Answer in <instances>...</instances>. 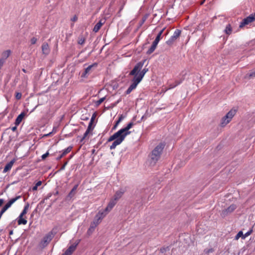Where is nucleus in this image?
<instances>
[{
  "label": "nucleus",
  "instance_id": "1",
  "mask_svg": "<svg viewBox=\"0 0 255 255\" xmlns=\"http://www.w3.org/2000/svg\"><path fill=\"white\" fill-rule=\"evenodd\" d=\"M144 62V61L137 63L133 69L130 71L129 75H134V77L132 80V83L126 91V94H129L131 91L136 88L138 84L141 81L145 74L148 71V69L145 68L140 71L138 74L137 73L140 71L143 67Z\"/></svg>",
  "mask_w": 255,
  "mask_h": 255
},
{
  "label": "nucleus",
  "instance_id": "2",
  "mask_svg": "<svg viewBox=\"0 0 255 255\" xmlns=\"http://www.w3.org/2000/svg\"><path fill=\"white\" fill-rule=\"evenodd\" d=\"M237 110V108H233L222 118L220 124L222 127H224L231 121L236 114Z\"/></svg>",
  "mask_w": 255,
  "mask_h": 255
},
{
  "label": "nucleus",
  "instance_id": "3",
  "mask_svg": "<svg viewBox=\"0 0 255 255\" xmlns=\"http://www.w3.org/2000/svg\"><path fill=\"white\" fill-rule=\"evenodd\" d=\"M159 159V145H157L152 151L149 156V164L154 166Z\"/></svg>",
  "mask_w": 255,
  "mask_h": 255
},
{
  "label": "nucleus",
  "instance_id": "4",
  "mask_svg": "<svg viewBox=\"0 0 255 255\" xmlns=\"http://www.w3.org/2000/svg\"><path fill=\"white\" fill-rule=\"evenodd\" d=\"M56 234V231L53 229L48 234H47L43 238L40 242L41 245L45 247L50 242Z\"/></svg>",
  "mask_w": 255,
  "mask_h": 255
},
{
  "label": "nucleus",
  "instance_id": "5",
  "mask_svg": "<svg viewBox=\"0 0 255 255\" xmlns=\"http://www.w3.org/2000/svg\"><path fill=\"white\" fill-rule=\"evenodd\" d=\"M255 21V13L252 14L249 16L244 18L240 24V27L242 28L253 21Z\"/></svg>",
  "mask_w": 255,
  "mask_h": 255
},
{
  "label": "nucleus",
  "instance_id": "6",
  "mask_svg": "<svg viewBox=\"0 0 255 255\" xmlns=\"http://www.w3.org/2000/svg\"><path fill=\"white\" fill-rule=\"evenodd\" d=\"M97 63H95L91 65H89L84 70V72L82 74L81 77H86L87 75L91 74L94 68H95L97 67Z\"/></svg>",
  "mask_w": 255,
  "mask_h": 255
},
{
  "label": "nucleus",
  "instance_id": "7",
  "mask_svg": "<svg viewBox=\"0 0 255 255\" xmlns=\"http://www.w3.org/2000/svg\"><path fill=\"white\" fill-rule=\"evenodd\" d=\"M133 125V122H131L129 123L125 128L119 130L123 134V136L126 137L127 135L130 133L131 132L129 131V129L132 127Z\"/></svg>",
  "mask_w": 255,
  "mask_h": 255
},
{
  "label": "nucleus",
  "instance_id": "8",
  "mask_svg": "<svg viewBox=\"0 0 255 255\" xmlns=\"http://www.w3.org/2000/svg\"><path fill=\"white\" fill-rule=\"evenodd\" d=\"M80 241H77L76 243L71 245L67 250L62 255H71L76 250L77 246L79 244Z\"/></svg>",
  "mask_w": 255,
  "mask_h": 255
},
{
  "label": "nucleus",
  "instance_id": "9",
  "mask_svg": "<svg viewBox=\"0 0 255 255\" xmlns=\"http://www.w3.org/2000/svg\"><path fill=\"white\" fill-rule=\"evenodd\" d=\"M159 41V33L157 35L155 39L153 42L151 47L147 51V54H150L152 53L155 49L158 42Z\"/></svg>",
  "mask_w": 255,
  "mask_h": 255
},
{
  "label": "nucleus",
  "instance_id": "10",
  "mask_svg": "<svg viewBox=\"0 0 255 255\" xmlns=\"http://www.w3.org/2000/svg\"><path fill=\"white\" fill-rule=\"evenodd\" d=\"M109 212H106L105 209L103 211H100L95 217V219L97 220L96 224H99L101 220L103 219Z\"/></svg>",
  "mask_w": 255,
  "mask_h": 255
},
{
  "label": "nucleus",
  "instance_id": "11",
  "mask_svg": "<svg viewBox=\"0 0 255 255\" xmlns=\"http://www.w3.org/2000/svg\"><path fill=\"white\" fill-rule=\"evenodd\" d=\"M236 208H237V206L236 205L232 204L229 207H228L227 209L223 210L222 212L221 215L222 216L225 217V216H227L229 213H231L232 212H233Z\"/></svg>",
  "mask_w": 255,
  "mask_h": 255
},
{
  "label": "nucleus",
  "instance_id": "12",
  "mask_svg": "<svg viewBox=\"0 0 255 255\" xmlns=\"http://www.w3.org/2000/svg\"><path fill=\"white\" fill-rule=\"evenodd\" d=\"M125 137L124 136H121L120 138H118L112 143V145L110 146V149H115L116 146L118 145H120L125 139Z\"/></svg>",
  "mask_w": 255,
  "mask_h": 255
},
{
  "label": "nucleus",
  "instance_id": "13",
  "mask_svg": "<svg viewBox=\"0 0 255 255\" xmlns=\"http://www.w3.org/2000/svg\"><path fill=\"white\" fill-rule=\"evenodd\" d=\"M123 136V134L121 133L120 130H118L117 132H115L112 136H111L108 140V141H112L113 140H115L118 138H120L121 136Z\"/></svg>",
  "mask_w": 255,
  "mask_h": 255
},
{
  "label": "nucleus",
  "instance_id": "14",
  "mask_svg": "<svg viewBox=\"0 0 255 255\" xmlns=\"http://www.w3.org/2000/svg\"><path fill=\"white\" fill-rule=\"evenodd\" d=\"M15 161H16L15 159L14 158L12 160H11L10 162L7 163L5 165V166L3 169V172L6 173V172H7L8 171L10 170V169L11 168L12 165H13V164L15 162Z\"/></svg>",
  "mask_w": 255,
  "mask_h": 255
},
{
  "label": "nucleus",
  "instance_id": "15",
  "mask_svg": "<svg viewBox=\"0 0 255 255\" xmlns=\"http://www.w3.org/2000/svg\"><path fill=\"white\" fill-rule=\"evenodd\" d=\"M124 193L125 190L123 189H120L116 192L113 199L117 202V201L122 197Z\"/></svg>",
  "mask_w": 255,
  "mask_h": 255
},
{
  "label": "nucleus",
  "instance_id": "16",
  "mask_svg": "<svg viewBox=\"0 0 255 255\" xmlns=\"http://www.w3.org/2000/svg\"><path fill=\"white\" fill-rule=\"evenodd\" d=\"M116 203L117 201L114 199H112L109 203L107 207L105 208V211L106 212H110L113 208Z\"/></svg>",
  "mask_w": 255,
  "mask_h": 255
},
{
  "label": "nucleus",
  "instance_id": "17",
  "mask_svg": "<svg viewBox=\"0 0 255 255\" xmlns=\"http://www.w3.org/2000/svg\"><path fill=\"white\" fill-rule=\"evenodd\" d=\"M105 20L101 19L94 26L93 28V31L95 32H97L99 29L101 28V26L105 23Z\"/></svg>",
  "mask_w": 255,
  "mask_h": 255
},
{
  "label": "nucleus",
  "instance_id": "18",
  "mask_svg": "<svg viewBox=\"0 0 255 255\" xmlns=\"http://www.w3.org/2000/svg\"><path fill=\"white\" fill-rule=\"evenodd\" d=\"M183 79H184L183 78H180L178 80H175L174 82V83H170L169 84V87L168 89H172V88H173L176 87L177 86H178V85H179L180 84H181L183 82Z\"/></svg>",
  "mask_w": 255,
  "mask_h": 255
},
{
  "label": "nucleus",
  "instance_id": "19",
  "mask_svg": "<svg viewBox=\"0 0 255 255\" xmlns=\"http://www.w3.org/2000/svg\"><path fill=\"white\" fill-rule=\"evenodd\" d=\"M42 51L43 54L47 55L49 53L50 50L48 44L47 43H44L42 45Z\"/></svg>",
  "mask_w": 255,
  "mask_h": 255
},
{
  "label": "nucleus",
  "instance_id": "20",
  "mask_svg": "<svg viewBox=\"0 0 255 255\" xmlns=\"http://www.w3.org/2000/svg\"><path fill=\"white\" fill-rule=\"evenodd\" d=\"M23 215L20 214L17 218V221L18 225H26L27 224V220L23 218Z\"/></svg>",
  "mask_w": 255,
  "mask_h": 255
},
{
  "label": "nucleus",
  "instance_id": "21",
  "mask_svg": "<svg viewBox=\"0 0 255 255\" xmlns=\"http://www.w3.org/2000/svg\"><path fill=\"white\" fill-rule=\"evenodd\" d=\"M25 116L24 113L22 112L18 116L15 121V125L18 126Z\"/></svg>",
  "mask_w": 255,
  "mask_h": 255
},
{
  "label": "nucleus",
  "instance_id": "22",
  "mask_svg": "<svg viewBox=\"0 0 255 255\" xmlns=\"http://www.w3.org/2000/svg\"><path fill=\"white\" fill-rule=\"evenodd\" d=\"M76 192L77 191L76 190L72 189L68 195L66 196V200L69 201L72 199L76 195Z\"/></svg>",
  "mask_w": 255,
  "mask_h": 255
},
{
  "label": "nucleus",
  "instance_id": "23",
  "mask_svg": "<svg viewBox=\"0 0 255 255\" xmlns=\"http://www.w3.org/2000/svg\"><path fill=\"white\" fill-rule=\"evenodd\" d=\"M10 53H11V51L10 50H7L6 51H3L2 53L1 59L5 61V60L7 59V58H8L9 57Z\"/></svg>",
  "mask_w": 255,
  "mask_h": 255
},
{
  "label": "nucleus",
  "instance_id": "24",
  "mask_svg": "<svg viewBox=\"0 0 255 255\" xmlns=\"http://www.w3.org/2000/svg\"><path fill=\"white\" fill-rule=\"evenodd\" d=\"M126 116H124L123 114L120 115L118 120L116 122L115 125L113 127V129H115L120 123L126 118Z\"/></svg>",
  "mask_w": 255,
  "mask_h": 255
},
{
  "label": "nucleus",
  "instance_id": "25",
  "mask_svg": "<svg viewBox=\"0 0 255 255\" xmlns=\"http://www.w3.org/2000/svg\"><path fill=\"white\" fill-rule=\"evenodd\" d=\"M232 29L231 27V25L230 24H228V25H227V26L226 27V29H225V32L227 34L230 35L232 33Z\"/></svg>",
  "mask_w": 255,
  "mask_h": 255
},
{
  "label": "nucleus",
  "instance_id": "26",
  "mask_svg": "<svg viewBox=\"0 0 255 255\" xmlns=\"http://www.w3.org/2000/svg\"><path fill=\"white\" fill-rule=\"evenodd\" d=\"M181 34V30L179 29H176L174 32V33L172 35V38H175L177 39Z\"/></svg>",
  "mask_w": 255,
  "mask_h": 255
},
{
  "label": "nucleus",
  "instance_id": "27",
  "mask_svg": "<svg viewBox=\"0 0 255 255\" xmlns=\"http://www.w3.org/2000/svg\"><path fill=\"white\" fill-rule=\"evenodd\" d=\"M29 207V204L28 203H27L24 207V208H23V210H22V212L20 213L21 215H25L26 213H27V210L28 209Z\"/></svg>",
  "mask_w": 255,
  "mask_h": 255
},
{
  "label": "nucleus",
  "instance_id": "28",
  "mask_svg": "<svg viewBox=\"0 0 255 255\" xmlns=\"http://www.w3.org/2000/svg\"><path fill=\"white\" fill-rule=\"evenodd\" d=\"M97 220L96 219H94V220L93 221V222L91 224L90 227L89 228L88 230V232H89L91 230H94L95 228V227L99 224H96L97 222Z\"/></svg>",
  "mask_w": 255,
  "mask_h": 255
},
{
  "label": "nucleus",
  "instance_id": "29",
  "mask_svg": "<svg viewBox=\"0 0 255 255\" xmlns=\"http://www.w3.org/2000/svg\"><path fill=\"white\" fill-rule=\"evenodd\" d=\"M72 148V146H68L67 148L65 149L63 151V152L62 153V156H65V155H66L67 153H68L69 152H70Z\"/></svg>",
  "mask_w": 255,
  "mask_h": 255
},
{
  "label": "nucleus",
  "instance_id": "30",
  "mask_svg": "<svg viewBox=\"0 0 255 255\" xmlns=\"http://www.w3.org/2000/svg\"><path fill=\"white\" fill-rule=\"evenodd\" d=\"M243 236L244 234L242 231H240L238 232V233L236 235V236L235 237V239L236 240H238L239 239L240 237H242V238L243 239Z\"/></svg>",
  "mask_w": 255,
  "mask_h": 255
},
{
  "label": "nucleus",
  "instance_id": "31",
  "mask_svg": "<svg viewBox=\"0 0 255 255\" xmlns=\"http://www.w3.org/2000/svg\"><path fill=\"white\" fill-rule=\"evenodd\" d=\"M106 99L105 97H104L99 100L95 102V105L96 106L98 107Z\"/></svg>",
  "mask_w": 255,
  "mask_h": 255
},
{
  "label": "nucleus",
  "instance_id": "32",
  "mask_svg": "<svg viewBox=\"0 0 255 255\" xmlns=\"http://www.w3.org/2000/svg\"><path fill=\"white\" fill-rule=\"evenodd\" d=\"M21 196H16L14 198H13L12 199H11L10 200H9V202H11V203L12 204H13L15 202H16L17 200H18L19 199L21 198Z\"/></svg>",
  "mask_w": 255,
  "mask_h": 255
},
{
  "label": "nucleus",
  "instance_id": "33",
  "mask_svg": "<svg viewBox=\"0 0 255 255\" xmlns=\"http://www.w3.org/2000/svg\"><path fill=\"white\" fill-rule=\"evenodd\" d=\"M90 132V131L86 129L85 132L84 133V134L83 135V136L82 137V138L81 139V142L83 141V140L87 137V136H88V135L89 134Z\"/></svg>",
  "mask_w": 255,
  "mask_h": 255
},
{
  "label": "nucleus",
  "instance_id": "34",
  "mask_svg": "<svg viewBox=\"0 0 255 255\" xmlns=\"http://www.w3.org/2000/svg\"><path fill=\"white\" fill-rule=\"evenodd\" d=\"M169 251V247H164L160 249V253H166V252Z\"/></svg>",
  "mask_w": 255,
  "mask_h": 255
},
{
  "label": "nucleus",
  "instance_id": "35",
  "mask_svg": "<svg viewBox=\"0 0 255 255\" xmlns=\"http://www.w3.org/2000/svg\"><path fill=\"white\" fill-rule=\"evenodd\" d=\"M85 41V39L83 37H79V39H78V43L79 44L82 45L84 43Z\"/></svg>",
  "mask_w": 255,
  "mask_h": 255
},
{
  "label": "nucleus",
  "instance_id": "36",
  "mask_svg": "<svg viewBox=\"0 0 255 255\" xmlns=\"http://www.w3.org/2000/svg\"><path fill=\"white\" fill-rule=\"evenodd\" d=\"M214 250L212 248L206 249L204 250V252L206 254H209L213 252Z\"/></svg>",
  "mask_w": 255,
  "mask_h": 255
},
{
  "label": "nucleus",
  "instance_id": "37",
  "mask_svg": "<svg viewBox=\"0 0 255 255\" xmlns=\"http://www.w3.org/2000/svg\"><path fill=\"white\" fill-rule=\"evenodd\" d=\"M93 123H92V122H90V123H89V125H88V128H87V130H89L90 131L93 130V129H94V127H92Z\"/></svg>",
  "mask_w": 255,
  "mask_h": 255
},
{
  "label": "nucleus",
  "instance_id": "38",
  "mask_svg": "<svg viewBox=\"0 0 255 255\" xmlns=\"http://www.w3.org/2000/svg\"><path fill=\"white\" fill-rule=\"evenodd\" d=\"M176 40V39L175 38H172V36L167 41V43L169 45L170 44H171L175 40Z\"/></svg>",
  "mask_w": 255,
  "mask_h": 255
},
{
  "label": "nucleus",
  "instance_id": "39",
  "mask_svg": "<svg viewBox=\"0 0 255 255\" xmlns=\"http://www.w3.org/2000/svg\"><path fill=\"white\" fill-rule=\"evenodd\" d=\"M49 155V153L48 151H47L45 153L43 154L41 156V159L42 160H44L46 159V157H47Z\"/></svg>",
  "mask_w": 255,
  "mask_h": 255
},
{
  "label": "nucleus",
  "instance_id": "40",
  "mask_svg": "<svg viewBox=\"0 0 255 255\" xmlns=\"http://www.w3.org/2000/svg\"><path fill=\"white\" fill-rule=\"evenodd\" d=\"M12 204L11 202L8 201L4 206L3 207L7 210L11 206Z\"/></svg>",
  "mask_w": 255,
  "mask_h": 255
},
{
  "label": "nucleus",
  "instance_id": "41",
  "mask_svg": "<svg viewBox=\"0 0 255 255\" xmlns=\"http://www.w3.org/2000/svg\"><path fill=\"white\" fill-rule=\"evenodd\" d=\"M252 230H250V231L247 232L246 233H245V234L244 235L243 239H245L246 237H247L249 235H250L252 233Z\"/></svg>",
  "mask_w": 255,
  "mask_h": 255
},
{
  "label": "nucleus",
  "instance_id": "42",
  "mask_svg": "<svg viewBox=\"0 0 255 255\" xmlns=\"http://www.w3.org/2000/svg\"><path fill=\"white\" fill-rule=\"evenodd\" d=\"M249 77H255V70L251 72L249 74Z\"/></svg>",
  "mask_w": 255,
  "mask_h": 255
},
{
  "label": "nucleus",
  "instance_id": "43",
  "mask_svg": "<svg viewBox=\"0 0 255 255\" xmlns=\"http://www.w3.org/2000/svg\"><path fill=\"white\" fill-rule=\"evenodd\" d=\"M96 113H94L92 116L91 120H90V122H92V123L94 122V121L96 118Z\"/></svg>",
  "mask_w": 255,
  "mask_h": 255
},
{
  "label": "nucleus",
  "instance_id": "44",
  "mask_svg": "<svg viewBox=\"0 0 255 255\" xmlns=\"http://www.w3.org/2000/svg\"><path fill=\"white\" fill-rule=\"evenodd\" d=\"M5 61H4L3 59L0 58V69H1L2 66H3L4 63L5 62Z\"/></svg>",
  "mask_w": 255,
  "mask_h": 255
},
{
  "label": "nucleus",
  "instance_id": "45",
  "mask_svg": "<svg viewBox=\"0 0 255 255\" xmlns=\"http://www.w3.org/2000/svg\"><path fill=\"white\" fill-rule=\"evenodd\" d=\"M37 41V39L35 37H33L31 39V44H35Z\"/></svg>",
  "mask_w": 255,
  "mask_h": 255
},
{
  "label": "nucleus",
  "instance_id": "46",
  "mask_svg": "<svg viewBox=\"0 0 255 255\" xmlns=\"http://www.w3.org/2000/svg\"><path fill=\"white\" fill-rule=\"evenodd\" d=\"M120 101H121V99H120L118 100L115 103L112 104V106L115 107L116 106Z\"/></svg>",
  "mask_w": 255,
  "mask_h": 255
},
{
  "label": "nucleus",
  "instance_id": "47",
  "mask_svg": "<svg viewBox=\"0 0 255 255\" xmlns=\"http://www.w3.org/2000/svg\"><path fill=\"white\" fill-rule=\"evenodd\" d=\"M67 163H68L67 161L65 162L64 163V164L61 167L60 170H64L65 169L66 165L67 164Z\"/></svg>",
  "mask_w": 255,
  "mask_h": 255
},
{
  "label": "nucleus",
  "instance_id": "48",
  "mask_svg": "<svg viewBox=\"0 0 255 255\" xmlns=\"http://www.w3.org/2000/svg\"><path fill=\"white\" fill-rule=\"evenodd\" d=\"M42 184V182L41 181H38L35 185H36L37 187L40 186Z\"/></svg>",
  "mask_w": 255,
  "mask_h": 255
},
{
  "label": "nucleus",
  "instance_id": "49",
  "mask_svg": "<svg viewBox=\"0 0 255 255\" xmlns=\"http://www.w3.org/2000/svg\"><path fill=\"white\" fill-rule=\"evenodd\" d=\"M78 19V17L76 15H75L73 17L71 18V20L73 21H76Z\"/></svg>",
  "mask_w": 255,
  "mask_h": 255
},
{
  "label": "nucleus",
  "instance_id": "50",
  "mask_svg": "<svg viewBox=\"0 0 255 255\" xmlns=\"http://www.w3.org/2000/svg\"><path fill=\"white\" fill-rule=\"evenodd\" d=\"M42 98V97H41V98H38V102L41 105L43 104Z\"/></svg>",
  "mask_w": 255,
  "mask_h": 255
},
{
  "label": "nucleus",
  "instance_id": "51",
  "mask_svg": "<svg viewBox=\"0 0 255 255\" xmlns=\"http://www.w3.org/2000/svg\"><path fill=\"white\" fill-rule=\"evenodd\" d=\"M78 186H79V184H77L75 185L73 187V188H72V189L77 191Z\"/></svg>",
  "mask_w": 255,
  "mask_h": 255
},
{
  "label": "nucleus",
  "instance_id": "52",
  "mask_svg": "<svg viewBox=\"0 0 255 255\" xmlns=\"http://www.w3.org/2000/svg\"><path fill=\"white\" fill-rule=\"evenodd\" d=\"M164 146H165V144L164 143H160V151L164 148Z\"/></svg>",
  "mask_w": 255,
  "mask_h": 255
},
{
  "label": "nucleus",
  "instance_id": "53",
  "mask_svg": "<svg viewBox=\"0 0 255 255\" xmlns=\"http://www.w3.org/2000/svg\"><path fill=\"white\" fill-rule=\"evenodd\" d=\"M17 126H15L14 127H13L11 128V130L13 131H14L16 130L17 129Z\"/></svg>",
  "mask_w": 255,
  "mask_h": 255
},
{
  "label": "nucleus",
  "instance_id": "54",
  "mask_svg": "<svg viewBox=\"0 0 255 255\" xmlns=\"http://www.w3.org/2000/svg\"><path fill=\"white\" fill-rule=\"evenodd\" d=\"M64 156H62V154H60L59 156H58L57 158H56V160H59L60 159H61Z\"/></svg>",
  "mask_w": 255,
  "mask_h": 255
},
{
  "label": "nucleus",
  "instance_id": "55",
  "mask_svg": "<svg viewBox=\"0 0 255 255\" xmlns=\"http://www.w3.org/2000/svg\"><path fill=\"white\" fill-rule=\"evenodd\" d=\"M146 16H145L144 17H143V18H142V21H141V23L140 25H141V24H142V23L145 21V20H146Z\"/></svg>",
  "mask_w": 255,
  "mask_h": 255
},
{
  "label": "nucleus",
  "instance_id": "56",
  "mask_svg": "<svg viewBox=\"0 0 255 255\" xmlns=\"http://www.w3.org/2000/svg\"><path fill=\"white\" fill-rule=\"evenodd\" d=\"M4 200L3 199H0V207L2 205V204L3 203Z\"/></svg>",
  "mask_w": 255,
  "mask_h": 255
},
{
  "label": "nucleus",
  "instance_id": "57",
  "mask_svg": "<svg viewBox=\"0 0 255 255\" xmlns=\"http://www.w3.org/2000/svg\"><path fill=\"white\" fill-rule=\"evenodd\" d=\"M37 187L36 186V185H34L33 187H32V190L33 191H36L37 190Z\"/></svg>",
  "mask_w": 255,
  "mask_h": 255
},
{
  "label": "nucleus",
  "instance_id": "58",
  "mask_svg": "<svg viewBox=\"0 0 255 255\" xmlns=\"http://www.w3.org/2000/svg\"><path fill=\"white\" fill-rule=\"evenodd\" d=\"M51 196H52V194L51 193H49L48 194V195H47V197L46 198H45L44 200L45 199L47 200V199H49Z\"/></svg>",
  "mask_w": 255,
  "mask_h": 255
},
{
  "label": "nucleus",
  "instance_id": "59",
  "mask_svg": "<svg viewBox=\"0 0 255 255\" xmlns=\"http://www.w3.org/2000/svg\"><path fill=\"white\" fill-rule=\"evenodd\" d=\"M15 96H21V93H20L19 92H17V93H16Z\"/></svg>",
  "mask_w": 255,
  "mask_h": 255
},
{
  "label": "nucleus",
  "instance_id": "60",
  "mask_svg": "<svg viewBox=\"0 0 255 255\" xmlns=\"http://www.w3.org/2000/svg\"><path fill=\"white\" fill-rule=\"evenodd\" d=\"M164 29H165V28H162V30H160V35H161V34L163 32V31H164Z\"/></svg>",
  "mask_w": 255,
  "mask_h": 255
},
{
  "label": "nucleus",
  "instance_id": "61",
  "mask_svg": "<svg viewBox=\"0 0 255 255\" xmlns=\"http://www.w3.org/2000/svg\"><path fill=\"white\" fill-rule=\"evenodd\" d=\"M16 97V100H20L21 98V97Z\"/></svg>",
  "mask_w": 255,
  "mask_h": 255
},
{
  "label": "nucleus",
  "instance_id": "62",
  "mask_svg": "<svg viewBox=\"0 0 255 255\" xmlns=\"http://www.w3.org/2000/svg\"><path fill=\"white\" fill-rule=\"evenodd\" d=\"M205 1V0H202V1L201 2L200 4H201V5L203 4L204 3Z\"/></svg>",
  "mask_w": 255,
  "mask_h": 255
},
{
  "label": "nucleus",
  "instance_id": "63",
  "mask_svg": "<svg viewBox=\"0 0 255 255\" xmlns=\"http://www.w3.org/2000/svg\"><path fill=\"white\" fill-rule=\"evenodd\" d=\"M95 151V149H93L92 150V153H94Z\"/></svg>",
  "mask_w": 255,
  "mask_h": 255
},
{
  "label": "nucleus",
  "instance_id": "64",
  "mask_svg": "<svg viewBox=\"0 0 255 255\" xmlns=\"http://www.w3.org/2000/svg\"><path fill=\"white\" fill-rule=\"evenodd\" d=\"M58 194V191H57V192L55 193V195H57Z\"/></svg>",
  "mask_w": 255,
  "mask_h": 255
}]
</instances>
